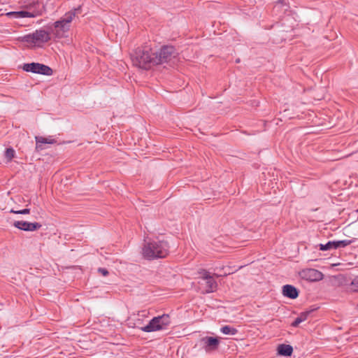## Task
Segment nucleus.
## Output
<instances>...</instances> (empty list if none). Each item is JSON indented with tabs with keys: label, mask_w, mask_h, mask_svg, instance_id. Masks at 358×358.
I'll list each match as a JSON object with an SVG mask.
<instances>
[{
	"label": "nucleus",
	"mask_w": 358,
	"mask_h": 358,
	"mask_svg": "<svg viewBox=\"0 0 358 358\" xmlns=\"http://www.w3.org/2000/svg\"><path fill=\"white\" fill-rule=\"evenodd\" d=\"M50 40V36L45 30H36L35 32L22 37V41L27 43H45Z\"/></svg>",
	"instance_id": "obj_5"
},
{
	"label": "nucleus",
	"mask_w": 358,
	"mask_h": 358,
	"mask_svg": "<svg viewBox=\"0 0 358 358\" xmlns=\"http://www.w3.org/2000/svg\"><path fill=\"white\" fill-rule=\"evenodd\" d=\"M142 254L148 259L166 257L169 254L168 243L159 241L145 243L142 250Z\"/></svg>",
	"instance_id": "obj_1"
},
{
	"label": "nucleus",
	"mask_w": 358,
	"mask_h": 358,
	"mask_svg": "<svg viewBox=\"0 0 358 358\" xmlns=\"http://www.w3.org/2000/svg\"><path fill=\"white\" fill-rule=\"evenodd\" d=\"M275 3L277 4H281V5H285V0H275Z\"/></svg>",
	"instance_id": "obj_26"
},
{
	"label": "nucleus",
	"mask_w": 358,
	"mask_h": 358,
	"mask_svg": "<svg viewBox=\"0 0 358 358\" xmlns=\"http://www.w3.org/2000/svg\"><path fill=\"white\" fill-rule=\"evenodd\" d=\"M156 64L169 62L176 56L175 48L173 46H164L157 52H154Z\"/></svg>",
	"instance_id": "obj_6"
},
{
	"label": "nucleus",
	"mask_w": 358,
	"mask_h": 358,
	"mask_svg": "<svg viewBox=\"0 0 358 358\" xmlns=\"http://www.w3.org/2000/svg\"><path fill=\"white\" fill-rule=\"evenodd\" d=\"M282 294L290 299H296L299 295L297 289L294 286L289 285L283 286Z\"/></svg>",
	"instance_id": "obj_13"
},
{
	"label": "nucleus",
	"mask_w": 358,
	"mask_h": 358,
	"mask_svg": "<svg viewBox=\"0 0 358 358\" xmlns=\"http://www.w3.org/2000/svg\"><path fill=\"white\" fill-rule=\"evenodd\" d=\"M4 155L7 162H9L15 157V151L12 148H6Z\"/></svg>",
	"instance_id": "obj_20"
},
{
	"label": "nucleus",
	"mask_w": 358,
	"mask_h": 358,
	"mask_svg": "<svg viewBox=\"0 0 358 358\" xmlns=\"http://www.w3.org/2000/svg\"><path fill=\"white\" fill-rule=\"evenodd\" d=\"M206 292L210 293V292H215L217 289V283L213 279L212 275L206 280Z\"/></svg>",
	"instance_id": "obj_17"
},
{
	"label": "nucleus",
	"mask_w": 358,
	"mask_h": 358,
	"mask_svg": "<svg viewBox=\"0 0 358 358\" xmlns=\"http://www.w3.org/2000/svg\"><path fill=\"white\" fill-rule=\"evenodd\" d=\"M198 273L200 275V277L204 280H206V279L211 276L210 273L205 269L199 270L198 271Z\"/></svg>",
	"instance_id": "obj_23"
},
{
	"label": "nucleus",
	"mask_w": 358,
	"mask_h": 358,
	"mask_svg": "<svg viewBox=\"0 0 358 358\" xmlns=\"http://www.w3.org/2000/svg\"><path fill=\"white\" fill-rule=\"evenodd\" d=\"M75 16V11L69 12L66 13L61 20L54 23L55 29L52 30V33L57 38H60L64 36V34L69 31L70 23L72 22Z\"/></svg>",
	"instance_id": "obj_3"
},
{
	"label": "nucleus",
	"mask_w": 358,
	"mask_h": 358,
	"mask_svg": "<svg viewBox=\"0 0 358 358\" xmlns=\"http://www.w3.org/2000/svg\"><path fill=\"white\" fill-rule=\"evenodd\" d=\"M170 317L169 315L164 314L161 316L153 317L148 324L141 327V330L145 332H152L165 329L169 325Z\"/></svg>",
	"instance_id": "obj_4"
},
{
	"label": "nucleus",
	"mask_w": 358,
	"mask_h": 358,
	"mask_svg": "<svg viewBox=\"0 0 358 358\" xmlns=\"http://www.w3.org/2000/svg\"><path fill=\"white\" fill-rule=\"evenodd\" d=\"M293 348L289 345L281 344L278 347V352L280 355L290 356L292 354Z\"/></svg>",
	"instance_id": "obj_16"
},
{
	"label": "nucleus",
	"mask_w": 358,
	"mask_h": 358,
	"mask_svg": "<svg viewBox=\"0 0 358 358\" xmlns=\"http://www.w3.org/2000/svg\"><path fill=\"white\" fill-rule=\"evenodd\" d=\"M353 242L352 240H343V241H334L335 243V248H344L347 245H350Z\"/></svg>",
	"instance_id": "obj_21"
},
{
	"label": "nucleus",
	"mask_w": 358,
	"mask_h": 358,
	"mask_svg": "<svg viewBox=\"0 0 358 358\" xmlns=\"http://www.w3.org/2000/svg\"><path fill=\"white\" fill-rule=\"evenodd\" d=\"M98 271H99V273H101L102 275H103V276H106V275H108V270H107V269H106V268H99L98 269Z\"/></svg>",
	"instance_id": "obj_25"
},
{
	"label": "nucleus",
	"mask_w": 358,
	"mask_h": 358,
	"mask_svg": "<svg viewBox=\"0 0 358 358\" xmlns=\"http://www.w3.org/2000/svg\"><path fill=\"white\" fill-rule=\"evenodd\" d=\"M36 150H42L43 149L41 144L42 143H48V144H53L55 143V140L52 138H45L43 136H36Z\"/></svg>",
	"instance_id": "obj_15"
},
{
	"label": "nucleus",
	"mask_w": 358,
	"mask_h": 358,
	"mask_svg": "<svg viewBox=\"0 0 358 358\" xmlns=\"http://www.w3.org/2000/svg\"><path fill=\"white\" fill-rule=\"evenodd\" d=\"M23 8L29 13H34V17L41 16L45 11V6L38 0L25 2Z\"/></svg>",
	"instance_id": "obj_8"
},
{
	"label": "nucleus",
	"mask_w": 358,
	"mask_h": 358,
	"mask_svg": "<svg viewBox=\"0 0 358 358\" xmlns=\"http://www.w3.org/2000/svg\"><path fill=\"white\" fill-rule=\"evenodd\" d=\"M13 226L20 230L27 231H34L41 227V224L38 222H28L26 221H15Z\"/></svg>",
	"instance_id": "obj_11"
},
{
	"label": "nucleus",
	"mask_w": 358,
	"mask_h": 358,
	"mask_svg": "<svg viewBox=\"0 0 358 358\" xmlns=\"http://www.w3.org/2000/svg\"><path fill=\"white\" fill-rule=\"evenodd\" d=\"M22 69L25 71L34 73H40L46 76H50L52 74V70L51 68L39 63L33 62L30 64H24Z\"/></svg>",
	"instance_id": "obj_7"
},
{
	"label": "nucleus",
	"mask_w": 358,
	"mask_h": 358,
	"mask_svg": "<svg viewBox=\"0 0 358 358\" xmlns=\"http://www.w3.org/2000/svg\"><path fill=\"white\" fill-rule=\"evenodd\" d=\"M320 250H322V251L329 250L331 249H336L335 248V243H334V241H329L326 244H320Z\"/></svg>",
	"instance_id": "obj_22"
},
{
	"label": "nucleus",
	"mask_w": 358,
	"mask_h": 358,
	"mask_svg": "<svg viewBox=\"0 0 358 358\" xmlns=\"http://www.w3.org/2000/svg\"><path fill=\"white\" fill-rule=\"evenodd\" d=\"M221 331L224 334H227V335H235L238 332L236 329L231 327L229 326H224V327H222Z\"/></svg>",
	"instance_id": "obj_19"
},
{
	"label": "nucleus",
	"mask_w": 358,
	"mask_h": 358,
	"mask_svg": "<svg viewBox=\"0 0 358 358\" xmlns=\"http://www.w3.org/2000/svg\"><path fill=\"white\" fill-rule=\"evenodd\" d=\"M131 60L134 66L145 70L157 65L154 52L148 48H137L131 55Z\"/></svg>",
	"instance_id": "obj_2"
},
{
	"label": "nucleus",
	"mask_w": 358,
	"mask_h": 358,
	"mask_svg": "<svg viewBox=\"0 0 358 358\" xmlns=\"http://www.w3.org/2000/svg\"><path fill=\"white\" fill-rule=\"evenodd\" d=\"M10 213H15V214H22V215H27L30 213V209L29 208H24L23 210H15L13 209H11L10 210Z\"/></svg>",
	"instance_id": "obj_24"
},
{
	"label": "nucleus",
	"mask_w": 358,
	"mask_h": 358,
	"mask_svg": "<svg viewBox=\"0 0 358 358\" xmlns=\"http://www.w3.org/2000/svg\"><path fill=\"white\" fill-rule=\"evenodd\" d=\"M357 212H358V209H357Z\"/></svg>",
	"instance_id": "obj_28"
},
{
	"label": "nucleus",
	"mask_w": 358,
	"mask_h": 358,
	"mask_svg": "<svg viewBox=\"0 0 358 358\" xmlns=\"http://www.w3.org/2000/svg\"><path fill=\"white\" fill-rule=\"evenodd\" d=\"M310 311H306L300 313V315L296 318V320L292 322V327H297L300 323L304 322L307 320L308 315Z\"/></svg>",
	"instance_id": "obj_18"
},
{
	"label": "nucleus",
	"mask_w": 358,
	"mask_h": 358,
	"mask_svg": "<svg viewBox=\"0 0 358 358\" xmlns=\"http://www.w3.org/2000/svg\"><path fill=\"white\" fill-rule=\"evenodd\" d=\"M352 285H358V278H355L352 282Z\"/></svg>",
	"instance_id": "obj_27"
},
{
	"label": "nucleus",
	"mask_w": 358,
	"mask_h": 358,
	"mask_svg": "<svg viewBox=\"0 0 358 358\" xmlns=\"http://www.w3.org/2000/svg\"><path fill=\"white\" fill-rule=\"evenodd\" d=\"M148 312L146 310H142L138 312L136 319H129V326L132 328H139L141 329V326L143 324V319L141 317H146L148 316Z\"/></svg>",
	"instance_id": "obj_12"
},
{
	"label": "nucleus",
	"mask_w": 358,
	"mask_h": 358,
	"mask_svg": "<svg viewBox=\"0 0 358 358\" xmlns=\"http://www.w3.org/2000/svg\"><path fill=\"white\" fill-rule=\"evenodd\" d=\"M200 343L202 345L205 350L208 352L217 349L220 344V341L217 338L206 336L201 338Z\"/></svg>",
	"instance_id": "obj_10"
},
{
	"label": "nucleus",
	"mask_w": 358,
	"mask_h": 358,
	"mask_svg": "<svg viewBox=\"0 0 358 358\" xmlns=\"http://www.w3.org/2000/svg\"><path fill=\"white\" fill-rule=\"evenodd\" d=\"M299 275L302 279L311 282L320 281L324 278L322 273L315 268L303 269Z\"/></svg>",
	"instance_id": "obj_9"
},
{
	"label": "nucleus",
	"mask_w": 358,
	"mask_h": 358,
	"mask_svg": "<svg viewBox=\"0 0 358 358\" xmlns=\"http://www.w3.org/2000/svg\"><path fill=\"white\" fill-rule=\"evenodd\" d=\"M8 15L14 17L15 18H24V17H31L34 18V14L29 13L26 9L20 11H13L7 13Z\"/></svg>",
	"instance_id": "obj_14"
}]
</instances>
